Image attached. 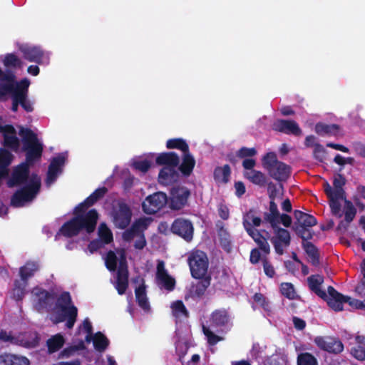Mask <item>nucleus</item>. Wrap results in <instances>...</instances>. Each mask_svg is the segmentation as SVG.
Returning a JSON list of instances; mask_svg holds the SVG:
<instances>
[{
    "label": "nucleus",
    "mask_w": 365,
    "mask_h": 365,
    "mask_svg": "<svg viewBox=\"0 0 365 365\" xmlns=\"http://www.w3.org/2000/svg\"><path fill=\"white\" fill-rule=\"evenodd\" d=\"M98 217L99 215L96 209L88 210L84 217L73 216L63 224L57 235L71 238L77 236L82 231L91 234L96 228Z\"/></svg>",
    "instance_id": "nucleus-1"
},
{
    "label": "nucleus",
    "mask_w": 365,
    "mask_h": 365,
    "mask_svg": "<svg viewBox=\"0 0 365 365\" xmlns=\"http://www.w3.org/2000/svg\"><path fill=\"white\" fill-rule=\"evenodd\" d=\"M105 265L110 272L117 270L115 288L118 294H124L129 284L128 266L124 251L121 252L119 259L113 251H108L105 258Z\"/></svg>",
    "instance_id": "nucleus-2"
},
{
    "label": "nucleus",
    "mask_w": 365,
    "mask_h": 365,
    "mask_svg": "<svg viewBox=\"0 0 365 365\" xmlns=\"http://www.w3.org/2000/svg\"><path fill=\"white\" fill-rule=\"evenodd\" d=\"M19 135L22 138L23 150L26 152L25 163L32 165L41 159L43 150V144L39 142L37 135L30 128H21Z\"/></svg>",
    "instance_id": "nucleus-3"
},
{
    "label": "nucleus",
    "mask_w": 365,
    "mask_h": 365,
    "mask_svg": "<svg viewBox=\"0 0 365 365\" xmlns=\"http://www.w3.org/2000/svg\"><path fill=\"white\" fill-rule=\"evenodd\" d=\"M262 165L274 180L286 181L291 174V167L278 160L274 152L267 153L262 158Z\"/></svg>",
    "instance_id": "nucleus-4"
},
{
    "label": "nucleus",
    "mask_w": 365,
    "mask_h": 365,
    "mask_svg": "<svg viewBox=\"0 0 365 365\" xmlns=\"http://www.w3.org/2000/svg\"><path fill=\"white\" fill-rule=\"evenodd\" d=\"M41 181L36 173H32L29 182L16 190L11 198V205L14 207H20L24 202L32 200L40 190Z\"/></svg>",
    "instance_id": "nucleus-5"
},
{
    "label": "nucleus",
    "mask_w": 365,
    "mask_h": 365,
    "mask_svg": "<svg viewBox=\"0 0 365 365\" xmlns=\"http://www.w3.org/2000/svg\"><path fill=\"white\" fill-rule=\"evenodd\" d=\"M294 217L295 222L292 229L296 235L304 241L312 240L314 232L310 228L317 224V218L299 210L294 211Z\"/></svg>",
    "instance_id": "nucleus-6"
},
{
    "label": "nucleus",
    "mask_w": 365,
    "mask_h": 365,
    "mask_svg": "<svg viewBox=\"0 0 365 365\" xmlns=\"http://www.w3.org/2000/svg\"><path fill=\"white\" fill-rule=\"evenodd\" d=\"M187 262L192 277H202L204 275H208L209 260L205 252L193 250L188 255Z\"/></svg>",
    "instance_id": "nucleus-7"
},
{
    "label": "nucleus",
    "mask_w": 365,
    "mask_h": 365,
    "mask_svg": "<svg viewBox=\"0 0 365 365\" xmlns=\"http://www.w3.org/2000/svg\"><path fill=\"white\" fill-rule=\"evenodd\" d=\"M23 58L40 66H48L50 62L49 53L45 51L41 46L29 44H21L19 46Z\"/></svg>",
    "instance_id": "nucleus-8"
},
{
    "label": "nucleus",
    "mask_w": 365,
    "mask_h": 365,
    "mask_svg": "<svg viewBox=\"0 0 365 365\" xmlns=\"http://www.w3.org/2000/svg\"><path fill=\"white\" fill-rule=\"evenodd\" d=\"M191 195L190 189L187 187L177 185L170 190L168 207L171 210L179 211L188 205V200Z\"/></svg>",
    "instance_id": "nucleus-9"
},
{
    "label": "nucleus",
    "mask_w": 365,
    "mask_h": 365,
    "mask_svg": "<svg viewBox=\"0 0 365 365\" xmlns=\"http://www.w3.org/2000/svg\"><path fill=\"white\" fill-rule=\"evenodd\" d=\"M0 70V98L7 94L14 95L21 88L23 81H30L27 78L21 79L19 82L15 81V74L12 70Z\"/></svg>",
    "instance_id": "nucleus-10"
},
{
    "label": "nucleus",
    "mask_w": 365,
    "mask_h": 365,
    "mask_svg": "<svg viewBox=\"0 0 365 365\" xmlns=\"http://www.w3.org/2000/svg\"><path fill=\"white\" fill-rule=\"evenodd\" d=\"M168 197L163 192H156L148 195L142 203L145 213L152 215L160 211L168 204Z\"/></svg>",
    "instance_id": "nucleus-11"
},
{
    "label": "nucleus",
    "mask_w": 365,
    "mask_h": 365,
    "mask_svg": "<svg viewBox=\"0 0 365 365\" xmlns=\"http://www.w3.org/2000/svg\"><path fill=\"white\" fill-rule=\"evenodd\" d=\"M272 228L274 235L270 238V241L274 246L275 252L279 255H282L284 248L289 247L291 244L290 233L287 230L279 227L278 225Z\"/></svg>",
    "instance_id": "nucleus-12"
},
{
    "label": "nucleus",
    "mask_w": 365,
    "mask_h": 365,
    "mask_svg": "<svg viewBox=\"0 0 365 365\" xmlns=\"http://www.w3.org/2000/svg\"><path fill=\"white\" fill-rule=\"evenodd\" d=\"M171 232L187 242H190L193 237L194 227L190 220L182 217L176 218L171 225Z\"/></svg>",
    "instance_id": "nucleus-13"
},
{
    "label": "nucleus",
    "mask_w": 365,
    "mask_h": 365,
    "mask_svg": "<svg viewBox=\"0 0 365 365\" xmlns=\"http://www.w3.org/2000/svg\"><path fill=\"white\" fill-rule=\"evenodd\" d=\"M33 293L37 297L35 307L38 312H49L52 309L56 298L54 293L38 287L34 288Z\"/></svg>",
    "instance_id": "nucleus-14"
},
{
    "label": "nucleus",
    "mask_w": 365,
    "mask_h": 365,
    "mask_svg": "<svg viewBox=\"0 0 365 365\" xmlns=\"http://www.w3.org/2000/svg\"><path fill=\"white\" fill-rule=\"evenodd\" d=\"M314 343L322 350L329 353L338 354L343 351L344 344L336 337L329 336H320L314 339Z\"/></svg>",
    "instance_id": "nucleus-15"
},
{
    "label": "nucleus",
    "mask_w": 365,
    "mask_h": 365,
    "mask_svg": "<svg viewBox=\"0 0 365 365\" xmlns=\"http://www.w3.org/2000/svg\"><path fill=\"white\" fill-rule=\"evenodd\" d=\"M31 165L24 162L17 165L11 173V178L8 180L7 185L9 187L21 185L29 182L30 180Z\"/></svg>",
    "instance_id": "nucleus-16"
},
{
    "label": "nucleus",
    "mask_w": 365,
    "mask_h": 365,
    "mask_svg": "<svg viewBox=\"0 0 365 365\" xmlns=\"http://www.w3.org/2000/svg\"><path fill=\"white\" fill-rule=\"evenodd\" d=\"M198 279L196 282H192L185 295V299H200L205 294L207 289L210 287L211 283V276L204 275L202 277H194Z\"/></svg>",
    "instance_id": "nucleus-17"
},
{
    "label": "nucleus",
    "mask_w": 365,
    "mask_h": 365,
    "mask_svg": "<svg viewBox=\"0 0 365 365\" xmlns=\"http://www.w3.org/2000/svg\"><path fill=\"white\" fill-rule=\"evenodd\" d=\"M132 211L130 207L125 202H120L118 209L113 212V222L116 227L125 229L130 223Z\"/></svg>",
    "instance_id": "nucleus-18"
},
{
    "label": "nucleus",
    "mask_w": 365,
    "mask_h": 365,
    "mask_svg": "<svg viewBox=\"0 0 365 365\" xmlns=\"http://www.w3.org/2000/svg\"><path fill=\"white\" fill-rule=\"evenodd\" d=\"M272 130L294 136H300L302 134L298 123L293 120L277 119L272 124Z\"/></svg>",
    "instance_id": "nucleus-19"
},
{
    "label": "nucleus",
    "mask_w": 365,
    "mask_h": 365,
    "mask_svg": "<svg viewBox=\"0 0 365 365\" xmlns=\"http://www.w3.org/2000/svg\"><path fill=\"white\" fill-rule=\"evenodd\" d=\"M328 294L327 297L322 298L327 302L328 306L336 312L343 310V304L346 303L347 296H344L339 293L332 286H329L327 288Z\"/></svg>",
    "instance_id": "nucleus-20"
},
{
    "label": "nucleus",
    "mask_w": 365,
    "mask_h": 365,
    "mask_svg": "<svg viewBox=\"0 0 365 365\" xmlns=\"http://www.w3.org/2000/svg\"><path fill=\"white\" fill-rule=\"evenodd\" d=\"M156 279L166 290L170 292L175 289V279L165 269L163 261H158L157 264Z\"/></svg>",
    "instance_id": "nucleus-21"
},
{
    "label": "nucleus",
    "mask_w": 365,
    "mask_h": 365,
    "mask_svg": "<svg viewBox=\"0 0 365 365\" xmlns=\"http://www.w3.org/2000/svg\"><path fill=\"white\" fill-rule=\"evenodd\" d=\"M324 190L329 201V207L332 215L341 217V203L339 200H346V195H337L336 194L332 193V187L328 182H325L324 184Z\"/></svg>",
    "instance_id": "nucleus-22"
},
{
    "label": "nucleus",
    "mask_w": 365,
    "mask_h": 365,
    "mask_svg": "<svg viewBox=\"0 0 365 365\" xmlns=\"http://www.w3.org/2000/svg\"><path fill=\"white\" fill-rule=\"evenodd\" d=\"M66 158L63 155L53 158L48 165L46 183H53L57 178L58 175L61 172V167L64 165Z\"/></svg>",
    "instance_id": "nucleus-23"
},
{
    "label": "nucleus",
    "mask_w": 365,
    "mask_h": 365,
    "mask_svg": "<svg viewBox=\"0 0 365 365\" xmlns=\"http://www.w3.org/2000/svg\"><path fill=\"white\" fill-rule=\"evenodd\" d=\"M179 180V173L176 167L164 166L158 174V182L163 185H172Z\"/></svg>",
    "instance_id": "nucleus-24"
},
{
    "label": "nucleus",
    "mask_w": 365,
    "mask_h": 365,
    "mask_svg": "<svg viewBox=\"0 0 365 365\" xmlns=\"http://www.w3.org/2000/svg\"><path fill=\"white\" fill-rule=\"evenodd\" d=\"M210 320L212 327L221 328L229 324L230 317L227 309H220L212 312Z\"/></svg>",
    "instance_id": "nucleus-25"
},
{
    "label": "nucleus",
    "mask_w": 365,
    "mask_h": 365,
    "mask_svg": "<svg viewBox=\"0 0 365 365\" xmlns=\"http://www.w3.org/2000/svg\"><path fill=\"white\" fill-rule=\"evenodd\" d=\"M30 81H23L21 88H19V103L24 110L28 113L34 110L32 102L28 99L29 88Z\"/></svg>",
    "instance_id": "nucleus-26"
},
{
    "label": "nucleus",
    "mask_w": 365,
    "mask_h": 365,
    "mask_svg": "<svg viewBox=\"0 0 365 365\" xmlns=\"http://www.w3.org/2000/svg\"><path fill=\"white\" fill-rule=\"evenodd\" d=\"M155 163L159 165L177 167L179 165L180 158L175 152H165L157 156Z\"/></svg>",
    "instance_id": "nucleus-27"
},
{
    "label": "nucleus",
    "mask_w": 365,
    "mask_h": 365,
    "mask_svg": "<svg viewBox=\"0 0 365 365\" xmlns=\"http://www.w3.org/2000/svg\"><path fill=\"white\" fill-rule=\"evenodd\" d=\"M307 282L309 289L320 298L327 297V293L321 289V285L324 282V277L319 274H313L307 278Z\"/></svg>",
    "instance_id": "nucleus-28"
},
{
    "label": "nucleus",
    "mask_w": 365,
    "mask_h": 365,
    "mask_svg": "<svg viewBox=\"0 0 365 365\" xmlns=\"http://www.w3.org/2000/svg\"><path fill=\"white\" fill-rule=\"evenodd\" d=\"M29 360L25 356L3 353L0 354V365H29Z\"/></svg>",
    "instance_id": "nucleus-29"
},
{
    "label": "nucleus",
    "mask_w": 365,
    "mask_h": 365,
    "mask_svg": "<svg viewBox=\"0 0 365 365\" xmlns=\"http://www.w3.org/2000/svg\"><path fill=\"white\" fill-rule=\"evenodd\" d=\"M195 165V160L190 154V150L183 153L182 160L178 169L182 175L188 177L192 173Z\"/></svg>",
    "instance_id": "nucleus-30"
},
{
    "label": "nucleus",
    "mask_w": 365,
    "mask_h": 365,
    "mask_svg": "<svg viewBox=\"0 0 365 365\" xmlns=\"http://www.w3.org/2000/svg\"><path fill=\"white\" fill-rule=\"evenodd\" d=\"M269 212L264 213V221L270 224L272 227H275L279 223V212L277 205L274 201L270 200Z\"/></svg>",
    "instance_id": "nucleus-31"
},
{
    "label": "nucleus",
    "mask_w": 365,
    "mask_h": 365,
    "mask_svg": "<svg viewBox=\"0 0 365 365\" xmlns=\"http://www.w3.org/2000/svg\"><path fill=\"white\" fill-rule=\"evenodd\" d=\"M39 269V264L36 261H27L26 264L19 268V276L21 279L29 282V279L34 276Z\"/></svg>",
    "instance_id": "nucleus-32"
},
{
    "label": "nucleus",
    "mask_w": 365,
    "mask_h": 365,
    "mask_svg": "<svg viewBox=\"0 0 365 365\" xmlns=\"http://www.w3.org/2000/svg\"><path fill=\"white\" fill-rule=\"evenodd\" d=\"M245 178L248 180L252 184L264 187L267 184V177L262 172L257 170L251 171H245L243 173Z\"/></svg>",
    "instance_id": "nucleus-33"
},
{
    "label": "nucleus",
    "mask_w": 365,
    "mask_h": 365,
    "mask_svg": "<svg viewBox=\"0 0 365 365\" xmlns=\"http://www.w3.org/2000/svg\"><path fill=\"white\" fill-rule=\"evenodd\" d=\"M29 282L20 277L19 279H15L14 287L11 291L12 298L16 301H21L26 293V287Z\"/></svg>",
    "instance_id": "nucleus-34"
},
{
    "label": "nucleus",
    "mask_w": 365,
    "mask_h": 365,
    "mask_svg": "<svg viewBox=\"0 0 365 365\" xmlns=\"http://www.w3.org/2000/svg\"><path fill=\"white\" fill-rule=\"evenodd\" d=\"M231 175V169L229 165L226 164L223 166H217L215 168L213 173L214 180L217 182L226 184L230 180Z\"/></svg>",
    "instance_id": "nucleus-35"
},
{
    "label": "nucleus",
    "mask_w": 365,
    "mask_h": 365,
    "mask_svg": "<svg viewBox=\"0 0 365 365\" xmlns=\"http://www.w3.org/2000/svg\"><path fill=\"white\" fill-rule=\"evenodd\" d=\"M135 299L138 306L145 312L150 310V307L146 294L145 284H141L135 290Z\"/></svg>",
    "instance_id": "nucleus-36"
},
{
    "label": "nucleus",
    "mask_w": 365,
    "mask_h": 365,
    "mask_svg": "<svg viewBox=\"0 0 365 365\" xmlns=\"http://www.w3.org/2000/svg\"><path fill=\"white\" fill-rule=\"evenodd\" d=\"M302 247L310 257L312 265L317 267L319 264V253L317 247L312 242H307V240H303Z\"/></svg>",
    "instance_id": "nucleus-37"
},
{
    "label": "nucleus",
    "mask_w": 365,
    "mask_h": 365,
    "mask_svg": "<svg viewBox=\"0 0 365 365\" xmlns=\"http://www.w3.org/2000/svg\"><path fill=\"white\" fill-rule=\"evenodd\" d=\"M39 344V337L37 333H29L24 335L21 338H18V343L16 345H19L25 348H35Z\"/></svg>",
    "instance_id": "nucleus-38"
},
{
    "label": "nucleus",
    "mask_w": 365,
    "mask_h": 365,
    "mask_svg": "<svg viewBox=\"0 0 365 365\" xmlns=\"http://www.w3.org/2000/svg\"><path fill=\"white\" fill-rule=\"evenodd\" d=\"M172 314L176 319H187L189 312L182 301L177 300L171 304Z\"/></svg>",
    "instance_id": "nucleus-39"
},
{
    "label": "nucleus",
    "mask_w": 365,
    "mask_h": 365,
    "mask_svg": "<svg viewBox=\"0 0 365 365\" xmlns=\"http://www.w3.org/2000/svg\"><path fill=\"white\" fill-rule=\"evenodd\" d=\"M339 130V126L336 124L318 123L315 125V132L319 135H336Z\"/></svg>",
    "instance_id": "nucleus-40"
},
{
    "label": "nucleus",
    "mask_w": 365,
    "mask_h": 365,
    "mask_svg": "<svg viewBox=\"0 0 365 365\" xmlns=\"http://www.w3.org/2000/svg\"><path fill=\"white\" fill-rule=\"evenodd\" d=\"M65 339L61 334H57L51 336L46 341L48 352L53 354L58 351L63 347Z\"/></svg>",
    "instance_id": "nucleus-41"
},
{
    "label": "nucleus",
    "mask_w": 365,
    "mask_h": 365,
    "mask_svg": "<svg viewBox=\"0 0 365 365\" xmlns=\"http://www.w3.org/2000/svg\"><path fill=\"white\" fill-rule=\"evenodd\" d=\"M346 180L345 177L340 173H336L334 175L332 193L337 195H346V192L344 186L346 185Z\"/></svg>",
    "instance_id": "nucleus-42"
},
{
    "label": "nucleus",
    "mask_w": 365,
    "mask_h": 365,
    "mask_svg": "<svg viewBox=\"0 0 365 365\" xmlns=\"http://www.w3.org/2000/svg\"><path fill=\"white\" fill-rule=\"evenodd\" d=\"M4 66L6 68H21L23 66L22 60L15 53H6L3 59Z\"/></svg>",
    "instance_id": "nucleus-43"
},
{
    "label": "nucleus",
    "mask_w": 365,
    "mask_h": 365,
    "mask_svg": "<svg viewBox=\"0 0 365 365\" xmlns=\"http://www.w3.org/2000/svg\"><path fill=\"white\" fill-rule=\"evenodd\" d=\"M94 348L98 351H104L109 345V340L101 331L96 332L93 339Z\"/></svg>",
    "instance_id": "nucleus-44"
},
{
    "label": "nucleus",
    "mask_w": 365,
    "mask_h": 365,
    "mask_svg": "<svg viewBox=\"0 0 365 365\" xmlns=\"http://www.w3.org/2000/svg\"><path fill=\"white\" fill-rule=\"evenodd\" d=\"M166 148L168 149H178L183 153L189 151V145L182 138H171L167 140Z\"/></svg>",
    "instance_id": "nucleus-45"
},
{
    "label": "nucleus",
    "mask_w": 365,
    "mask_h": 365,
    "mask_svg": "<svg viewBox=\"0 0 365 365\" xmlns=\"http://www.w3.org/2000/svg\"><path fill=\"white\" fill-rule=\"evenodd\" d=\"M63 312L65 317H68L66 326L68 329H72L76 321L78 316V309L74 305H71L69 307L63 308Z\"/></svg>",
    "instance_id": "nucleus-46"
},
{
    "label": "nucleus",
    "mask_w": 365,
    "mask_h": 365,
    "mask_svg": "<svg viewBox=\"0 0 365 365\" xmlns=\"http://www.w3.org/2000/svg\"><path fill=\"white\" fill-rule=\"evenodd\" d=\"M99 239L106 245L110 243L113 240V233L106 224L101 223L98 228Z\"/></svg>",
    "instance_id": "nucleus-47"
},
{
    "label": "nucleus",
    "mask_w": 365,
    "mask_h": 365,
    "mask_svg": "<svg viewBox=\"0 0 365 365\" xmlns=\"http://www.w3.org/2000/svg\"><path fill=\"white\" fill-rule=\"evenodd\" d=\"M297 362V365H318L316 357L309 352L299 354Z\"/></svg>",
    "instance_id": "nucleus-48"
},
{
    "label": "nucleus",
    "mask_w": 365,
    "mask_h": 365,
    "mask_svg": "<svg viewBox=\"0 0 365 365\" xmlns=\"http://www.w3.org/2000/svg\"><path fill=\"white\" fill-rule=\"evenodd\" d=\"M202 332L207 338V343L210 346H215L219 341L223 339L222 337L215 334L213 331H212L210 327L202 324Z\"/></svg>",
    "instance_id": "nucleus-49"
},
{
    "label": "nucleus",
    "mask_w": 365,
    "mask_h": 365,
    "mask_svg": "<svg viewBox=\"0 0 365 365\" xmlns=\"http://www.w3.org/2000/svg\"><path fill=\"white\" fill-rule=\"evenodd\" d=\"M13 159L12 154L5 148H0V170H7Z\"/></svg>",
    "instance_id": "nucleus-50"
},
{
    "label": "nucleus",
    "mask_w": 365,
    "mask_h": 365,
    "mask_svg": "<svg viewBox=\"0 0 365 365\" xmlns=\"http://www.w3.org/2000/svg\"><path fill=\"white\" fill-rule=\"evenodd\" d=\"M280 292L283 296L289 299H294L297 294L294 285L289 282H282L280 284Z\"/></svg>",
    "instance_id": "nucleus-51"
},
{
    "label": "nucleus",
    "mask_w": 365,
    "mask_h": 365,
    "mask_svg": "<svg viewBox=\"0 0 365 365\" xmlns=\"http://www.w3.org/2000/svg\"><path fill=\"white\" fill-rule=\"evenodd\" d=\"M356 209L349 200H345L344 220L347 224H350L356 215Z\"/></svg>",
    "instance_id": "nucleus-52"
},
{
    "label": "nucleus",
    "mask_w": 365,
    "mask_h": 365,
    "mask_svg": "<svg viewBox=\"0 0 365 365\" xmlns=\"http://www.w3.org/2000/svg\"><path fill=\"white\" fill-rule=\"evenodd\" d=\"M149 225V221L146 218H140L135 220L130 228L135 231L138 236L144 235L143 232L145 230Z\"/></svg>",
    "instance_id": "nucleus-53"
},
{
    "label": "nucleus",
    "mask_w": 365,
    "mask_h": 365,
    "mask_svg": "<svg viewBox=\"0 0 365 365\" xmlns=\"http://www.w3.org/2000/svg\"><path fill=\"white\" fill-rule=\"evenodd\" d=\"M253 213L254 210L252 209H250L248 212L245 213L243 215L242 222H245V220L249 224H252V227L254 228V227L260 226L262 219L259 217L255 216Z\"/></svg>",
    "instance_id": "nucleus-54"
},
{
    "label": "nucleus",
    "mask_w": 365,
    "mask_h": 365,
    "mask_svg": "<svg viewBox=\"0 0 365 365\" xmlns=\"http://www.w3.org/2000/svg\"><path fill=\"white\" fill-rule=\"evenodd\" d=\"M4 145L14 150H16L19 147V140L16 134L5 135L4 138Z\"/></svg>",
    "instance_id": "nucleus-55"
},
{
    "label": "nucleus",
    "mask_w": 365,
    "mask_h": 365,
    "mask_svg": "<svg viewBox=\"0 0 365 365\" xmlns=\"http://www.w3.org/2000/svg\"><path fill=\"white\" fill-rule=\"evenodd\" d=\"M242 224L247 234L254 240L255 242L262 238V230L254 229L252 227V224H249L245 220V222H242Z\"/></svg>",
    "instance_id": "nucleus-56"
},
{
    "label": "nucleus",
    "mask_w": 365,
    "mask_h": 365,
    "mask_svg": "<svg viewBox=\"0 0 365 365\" xmlns=\"http://www.w3.org/2000/svg\"><path fill=\"white\" fill-rule=\"evenodd\" d=\"M257 154V151L255 148L242 147L237 150V156L243 160L252 158Z\"/></svg>",
    "instance_id": "nucleus-57"
},
{
    "label": "nucleus",
    "mask_w": 365,
    "mask_h": 365,
    "mask_svg": "<svg viewBox=\"0 0 365 365\" xmlns=\"http://www.w3.org/2000/svg\"><path fill=\"white\" fill-rule=\"evenodd\" d=\"M71 297L68 292H62L59 297L57 299V305L61 307V310L63 311V308L64 307H69L71 304Z\"/></svg>",
    "instance_id": "nucleus-58"
},
{
    "label": "nucleus",
    "mask_w": 365,
    "mask_h": 365,
    "mask_svg": "<svg viewBox=\"0 0 365 365\" xmlns=\"http://www.w3.org/2000/svg\"><path fill=\"white\" fill-rule=\"evenodd\" d=\"M0 341L16 345V343H18V338L13 336L11 331H7L6 330L1 329Z\"/></svg>",
    "instance_id": "nucleus-59"
},
{
    "label": "nucleus",
    "mask_w": 365,
    "mask_h": 365,
    "mask_svg": "<svg viewBox=\"0 0 365 365\" xmlns=\"http://www.w3.org/2000/svg\"><path fill=\"white\" fill-rule=\"evenodd\" d=\"M313 155L315 160L322 163L326 156V150L324 146L319 143L314 144Z\"/></svg>",
    "instance_id": "nucleus-60"
},
{
    "label": "nucleus",
    "mask_w": 365,
    "mask_h": 365,
    "mask_svg": "<svg viewBox=\"0 0 365 365\" xmlns=\"http://www.w3.org/2000/svg\"><path fill=\"white\" fill-rule=\"evenodd\" d=\"M350 353L353 357L359 361L365 360V348L361 345L353 346Z\"/></svg>",
    "instance_id": "nucleus-61"
},
{
    "label": "nucleus",
    "mask_w": 365,
    "mask_h": 365,
    "mask_svg": "<svg viewBox=\"0 0 365 365\" xmlns=\"http://www.w3.org/2000/svg\"><path fill=\"white\" fill-rule=\"evenodd\" d=\"M262 262L263 264V269L265 274L268 277H273L275 274V270L274 269V267L272 265V264L268 260V258L267 256H264L262 257Z\"/></svg>",
    "instance_id": "nucleus-62"
},
{
    "label": "nucleus",
    "mask_w": 365,
    "mask_h": 365,
    "mask_svg": "<svg viewBox=\"0 0 365 365\" xmlns=\"http://www.w3.org/2000/svg\"><path fill=\"white\" fill-rule=\"evenodd\" d=\"M254 301L259 304L265 311L270 310L269 302L262 293H256L253 296Z\"/></svg>",
    "instance_id": "nucleus-63"
},
{
    "label": "nucleus",
    "mask_w": 365,
    "mask_h": 365,
    "mask_svg": "<svg viewBox=\"0 0 365 365\" xmlns=\"http://www.w3.org/2000/svg\"><path fill=\"white\" fill-rule=\"evenodd\" d=\"M89 208L86 206L84 201L79 203L77 206L75 207L73 210V215L74 217L80 216L81 217H84L86 215V210Z\"/></svg>",
    "instance_id": "nucleus-64"
}]
</instances>
